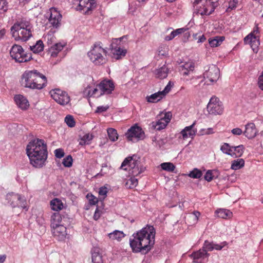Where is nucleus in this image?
Here are the masks:
<instances>
[{
    "label": "nucleus",
    "instance_id": "obj_1",
    "mask_svg": "<svg viewBox=\"0 0 263 263\" xmlns=\"http://www.w3.org/2000/svg\"><path fill=\"white\" fill-rule=\"evenodd\" d=\"M156 231L152 226L147 225L134 233L129 239V245L134 253L145 254L152 249L155 243Z\"/></svg>",
    "mask_w": 263,
    "mask_h": 263
},
{
    "label": "nucleus",
    "instance_id": "obj_2",
    "mask_svg": "<svg viewBox=\"0 0 263 263\" xmlns=\"http://www.w3.org/2000/svg\"><path fill=\"white\" fill-rule=\"evenodd\" d=\"M26 153L30 163L35 167H41L47 158L46 143L43 140L34 139L28 144Z\"/></svg>",
    "mask_w": 263,
    "mask_h": 263
},
{
    "label": "nucleus",
    "instance_id": "obj_3",
    "mask_svg": "<svg viewBox=\"0 0 263 263\" xmlns=\"http://www.w3.org/2000/svg\"><path fill=\"white\" fill-rule=\"evenodd\" d=\"M22 86L32 89H41L46 86L45 76L36 70L25 71L21 77Z\"/></svg>",
    "mask_w": 263,
    "mask_h": 263
},
{
    "label": "nucleus",
    "instance_id": "obj_4",
    "mask_svg": "<svg viewBox=\"0 0 263 263\" xmlns=\"http://www.w3.org/2000/svg\"><path fill=\"white\" fill-rule=\"evenodd\" d=\"M31 26L26 18L17 20L11 28V32L15 40L27 41L31 36Z\"/></svg>",
    "mask_w": 263,
    "mask_h": 263
},
{
    "label": "nucleus",
    "instance_id": "obj_5",
    "mask_svg": "<svg viewBox=\"0 0 263 263\" xmlns=\"http://www.w3.org/2000/svg\"><path fill=\"white\" fill-rule=\"evenodd\" d=\"M87 54L90 60L95 65H103L107 61L106 51L100 44H95Z\"/></svg>",
    "mask_w": 263,
    "mask_h": 263
},
{
    "label": "nucleus",
    "instance_id": "obj_6",
    "mask_svg": "<svg viewBox=\"0 0 263 263\" xmlns=\"http://www.w3.org/2000/svg\"><path fill=\"white\" fill-rule=\"evenodd\" d=\"M218 0H194L193 4L196 6L197 13L201 15H210L218 5Z\"/></svg>",
    "mask_w": 263,
    "mask_h": 263
},
{
    "label": "nucleus",
    "instance_id": "obj_7",
    "mask_svg": "<svg viewBox=\"0 0 263 263\" xmlns=\"http://www.w3.org/2000/svg\"><path fill=\"white\" fill-rule=\"evenodd\" d=\"M121 167L124 170H128L129 174L136 176L144 172L145 168L141 167L140 163L133 159V157H128L124 159L122 163Z\"/></svg>",
    "mask_w": 263,
    "mask_h": 263
},
{
    "label": "nucleus",
    "instance_id": "obj_8",
    "mask_svg": "<svg viewBox=\"0 0 263 263\" xmlns=\"http://www.w3.org/2000/svg\"><path fill=\"white\" fill-rule=\"evenodd\" d=\"M10 54L12 59L17 63L27 62L31 59V55L25 53L22 47L17 44L12 46Z\"/></svg>",
    "mask_w": 263,
    "mask_h": 263
},
{
    "label": "nucleus",
    "instance_id": "obj_9",
    "mask_svg": "<svg viewBox=\"0 0 263 263\" xmlns=\"http://www.w3.org/2000/svg\"><path fill=\"white\" fill-rule=\"evenodd\" d=\"M126 36H123L120 38L113 39L110 45V50L113 58L116 60H119L124 57L127 53L126 49L121 48V42Z\"/></svg>",
    "mask_w": 263,
    "mask_h": 263
},
{
    "label": "nucleus",
    "instance_id": "obj_10",
    "mask_svg": "<svg viewBox=\"0 0 263 263\" xmlns=\"http://www.w3.org/2000/svg\"><path fill=\"white\" fill-rule=\"evenodd\" d=\"M223 109L222 102L215 96H213L210 99L206 107L209 114L211 115H221Z\"/></svg>",
    "mask_w": 263,
    "mask_h": 263
},
{
    "label": "nucleus",
    "instance_id": "obj_11",
    "mask_svg": "<svg viewBox=\"0 0 263 263\" xmlns=\"http://www.w3.org/2000/svg\"><path fill=\"white\" fill-rule=\"evenodd\" d=\"M259 31L258 25H256L253 31L244 38V43L246 44H250L254 51L257 52V48L260 44Z\"/></svg>",
    "mask_w": 263,
    "mask_h": 263
},
{
    "label": "nucleus",
    "instance_id": "obj_12",
    "mask_svg": "<svg viewBox=\"0 0 263 263\" xmlns=\"http://www.w3.org/2000/svg\"><path fill=\"white\" fill-rule=\"evenodd\" d=\"M159 116L160 119H158L156 121L152 122L151 123L152 128L157 130L165 128L172 118V114L170 111L164 114L161 113Z\"/></svg>",
    "mask_w": 263,
    "mask_h": 263
},
{
    "label": "nucleus",
    "instance_id": "obj_13",
    "mask_svg": "<svg viewBox=\"0 0 263 263\" xmlns=\"http://www.w3.org/2000/svg\"><path fill=\"white\" fill-rule=\"evenodd\" d=\"M49 93L51 97L59 104L65 105L70 101V97L67 93L60 89H52Z\"/></svg>",
    "mask_w": 263,
    "mask_h": 263
},
{
    "label": "nucleus",
    "instance_id": "obj_14",
    "mask_svg": "<svg viewBox=\"0 0 263 263\" xmlns=\"http://www.w3.org/2000/svg\"><path fill=\"white\" fill-rule=\"evenodd\" d=\"M219 75L220 71L219 68L215 65L213 64L208 66V69L203 73L204 78L207 79L210 82L209 84L216 82L218 80Z\"/></svg>",
    "mask_w": 263,
    "mask_h": 263
},
{
    "label": "nucleus",
    "instance_id": "obj_15",
    "mask_svg": "<svg viewBox=\"0 0 263 263\" xmlns=\"http://www.w3.org/2000/svg\"><path fill=\"white\" fill-rule=\"evenodd\" d=\"M6 200L8 203L12 208H25L26 201L22 198L21 196L18 194L14 193H8L6 195Z\"/></svg>",
    "mask_w": 263,
    "mask_h": 263
},
{
    "label": "nucleus",
    "instance_id": "obj_16",
    "mask_svg": "<svg viewBox=\"0 0 263 263\" xmlns=\"http://www.w3.org/2000/svg\"><path fill=\"white\" fill-rule=\"evenodd\" d=\"M125 136L128 141H133L134 138L138 140L144 138V133L141 127L134 125L127 130Z\"/></svg>",
    "mask_w": 263,
    "mask_h": 263
},
{
    "label": "nucleus",
    "instance_id": "obj_17",
    "mask_svg": "<svg viewBox=\"0 0 263 263\" xmlns=\"http://www.w3.org/2000/svg\"><path fill=\"white\" fill-rule=\"evenodd\" d=\"M50 16L49 18V24L54 28H58L61 25L62 15L54 8L49 9Z\"/></svg>",
    "mask_w": 263,
    "mask_h": 263
},
{
    "label": "nucleus",
    "instance_id": "obj_18",
    "mask_svg": "<svg viewBox=\"0 0 263 263\" xmlns=\"http://www.w3.org/2000/svg\"><path fill=\"white\" fill-rule=\"evenodd\" d=\"M79 1L77 9L83 11L85 14H89L92 9L96 7V2L94 0H77Z\"/></svg>",
    "mask_w": 263,
    "mask_h": 263
},
{
    "label": "nucleus",
    "instance_id": "obj_19",
    "mask_svg": "<svg viewBox=\"0 0 263 263\" xmlns=\"http://www.w3.org/2000/svg\"><path fill=\"white\" fill-rule=\"evenodd\" d=\"M100 89V94H110L114 89L115 86L113 82L110 80H104L98 85Z\"/></svg>",
    "mask_w": 263,
    "mask_h": 263
},
{
    "label": "nucleus",
    "instance_id": "obj_20",
    "mask_svg": "<svg viewBox=\"0 0 263 263\" xmlns=\"http://www.w3.org/2000/svg\"><path fill=\"white\" fill-rule=\"evenodd\" d=\"M64 225L51 227L53 236L60 241L64 240L67 234L66 228Z\"/></svg>",
    "mask_w": 263,
    "mask_h": 263
},
{
    "label": "nucleus",
    "instance_id": "obj_21",
    "mask_svg": "<svg viewBox=\"0 0 263 263\" xmlns=\"http://www.w3.org/2000/svg\"><path fill=\"white\" fill-rule=\"evenodd\" d=\"M196 124L195 121L192 125L186 126L180 133L182 139L184 140L187 138L193 139L197 133V129L194 128Z\"/></svg>",
    "mask_w": 263,
    "mask_h": 263
},
{
    "label": "nucleus",
    "instance_id": "obj_22",
    "mask_svg": "<svg viewBox=\"0 0 263 263\" xmlns=\"http://www.w3.org/2000/svg\"><path fill=\"white\" fill-rule=\"evenodd\" d=\"M258 130L254 123L250 122L246 125L243 134L248 139H253L256 136Z\"/></svg>",
    "mask_w": 263,
    "mask_h": 263
},
{
    "label": "nucleus",
    "instance_id": "obj_23",
    "mask_svg": "<svg viewBox=\"0 0 263 263\" xmlns=\"http://www.w3.org/2000/svg\"><path fill=\"white\" fill-rule=\"evenodd\" d=\"M14 101L18 107L23 110L27 109L29 106L28 101L23 95H16L14 97Z\"/></svg>",
    "mask_w": 263,
    "mask_h": 263
},
{
    "label": "nucleus",
    "instance_id": "obj_24",
    "mask_svg": "<svg viewBox=\"0 0 263 263\" xmlns=\"http://www.w3.org/2000/svg\"><path fill=\"white\" fill-rule=\"evenodd\" d=\"M66 218L62 217L59 212L54 213L51 217V227L65 224Z\"/></svg>",
    "mask_w": 263,
    "mask_h": 263
},
{
    "label": "nucleus",
    "instance_id": "obj_25",
    "mask_svg": "<svg viewBox=\"0 0 263 263\" xmlns=\"http://www.w3.org/2000/svg\"><path fill=\"white\" fill-rule=\"evenodd\" d=\"M64 46L65 44H62L61 43H55L51 45L49 48V52L51 56L53 57H57L58 53L63 49Z\"/></svg>",
    "mask_w": 263,
    "mask_h": 263
},
{
    "label": "nucleus",
    "instance_id": "obj_26",
    "mask_svg": "<svg viewBox=\"0 0 263 263\" xmlns=\"http://www.w3.org/2000/svg\"><path fill=\"white\" fill-rule=\"evenodd\" d=\"M200 215V212H199L198 211H194L193 213L189 215L185 218L186 222L189 226L195 225V224L197 223L198 220V218Z\"/></svg>",
    "mask_w": 263,
    "mask_h": 263
},
{
    "label": "nucleus",
    "instance_id": "obj_27",
    "mask_svg": "<svg viewBox=\"0 0 263 263\" xmlns=\"http://www.w3.org/2000/svg\"><path fill=\"white\" fill-rule=\"evenodd\" d=\"M168 68L165 65L160 68L156 69L155 72L156 77L161 79L166 78L168 74Z\"/></svg>",
    "mask_w": 263,
    "mask_h": 263
},
{
    "label": "nucleus",
    "instance_id": "obj_28",
    "mask_svg": "<svg viewBox=\"0 0 263 263\" xmlns=\"http://www.w3.org/2000/svg\"><path fill=\"white\" fill-rule=\"evenodd\" d=\"M217 216L223 219H229L232 217V213L229 210L221 209L216 211Z\"/></svg>",
    "mask_w": 263,
    "mask_h": 263
},
{
    "label": "nucleus",
    "instance_id": "obj_29",
    "mask_svg": "<svg viewBox=\"0 0 263 263\" xmlns=\"http://www.w3.org/2000/svg\"><path fill=\"white\" fill-rule=\"evenodd\" d=\"M163 93L158 91L149 96H147L146 100L149 103H156L163 98Z\"/></svg>",
    "mask_w": 263,
    "mask_h": 263
},
{
    "label": "nucleus",
    "instance_id": "obj_30",
    "mask_svg": "<svg viewBox=\"0 0 263 263\" xmlns=\"http://www.w3.org/2000/svg\"><path fill=\"white\" fill-rule=\"evenodd\" d=\"M219 175V173L216 170H208L204 175V178L208 182H210L213 179L218 178Z\"/></svg>",
    "mask_w": 263,
    "mask_h": 263
},
{
    "label": "nucleus",
    "instance_id": "obj_31",
    "mask_svg": "<svg viewBox=\"0 0 263 263\" xmlns=\"http://www.w3.org/2000/svg\"><path fill=\"white\" fill-rule=\"evenodd\" d=\"M209 255L210 254L202 248L197 252L193 253L191 256L193 258L194 260H195L208 257Z\"/></svg>",
    "mask_w": 263,
    "mask_h": 263
},
{
    "label": "nucleus",
    "instance_id": "obj_32",
    "mask_svg": "<svg viewBox=\"0 0 263 263\" xmlns=\"http://www.w3.org/2000/svg\"><path fill=\"white\" fill-rule=\"evenodd\" d=\"M108 236L111 239L120 241L123 237H124L125 234L122 231L115 230L114 232L109 233Z\"/></svg>",
    "mask_w": 263,
    "mask_h": 263
},
{
    "label": "nucleus",
    "instance_id": "obj_33",
    "mask_svg": "<svg viewBox=\"0 0 263 263\" xmlns=\"http://www.w3.org/2000/svg\"><path fill=\"white\" fill-rule=\"evenodd\" d=\"M245 165V160L243 159H237L232 161L231 168L233 170L240 169Z\"/></svg>",
    "mask_w": 263,
    "mask_h": 263
},
{
    "label": "nucleus",
    "instance_id": "obj_34",
    "mask_svg": "<svg viewBox=\"0 0 263 263\" xmlns=\"http://www.w3.org/2000/svg\"><path fill=\"white\" fill-rule=\"evenodd\" d=\"M91 253L93 263H102V256L100 254L98 249L95 248L92 250Z\"/></svg>",
    "mask_w": 263,
    "mask_h": 263
},
{
    "label": "nucleus",
    "instance_id": "obj_35",
    "mask_svg": "<svg viewBox=\"0 0 263 263\" xmlns=\"http://www.w3.org/2000/svg\"><path fill=\"white\" fill-rule=\"evenodd\" d=\"M50 205L51 209L56 211L61 210L63 207L62 201L57 198H55L51 201Z\"/></svg>",
    "mask_w": 263,
    "mask_h": 263
},
{
    "label": "nucleus",
    "instance_id": "obj_36",
    "mask_svg": "<svg viewBox=\"0 0 263 263\" xmlns=\"http://www.w3.org/2000/svg\"><path fill=\"white\" fill-rule=\"evenodd\" d=\"M186 30V29L184 28H179L174 31H173L170 35H166L164 39L165 41H170L174 39L175 36L180 34L182 33H183Z\"/></svg>",
    "mask_w": 263,
    "mask_h": 263
},
{
    "label": "nucleus",
    "instance_id": "obj_37",
    "mask_svg": "<svg viewBox=\"0 0 263 263\" xmlns=\"http://www.w3.org/2000/svg\"><path fill=\"white\" fill-rule=\"evenodd\" d=\"M224 40V36H216L213 39H210L209 43L211 47H215L219 46Z\"/></svg>",
    "mask_w": 263,
    "mask_h": 263
},
{
    "label": "nucleus",
    "instance_id": "obj_38",
    "mask_svg": "<svg viewBox=\"0 0 263 263\" xmlns=\"http://www.w3.org/2000/svg\"><path fill=\"white\" fill-rule=\"evenodd\" d=\"M109 139L112 142L116 141L118 139L117 131L115 128H109L107 130Z\"/></svg>",
    "mask_w": 263,
    "mask_h": 263
},
{
    "label": "nucleus",
    "instance_id": "obj_39",
    "mask_svg": "<svg viewBox=\"0 0 263 263\" xmlns=\"http://www.w3.org/2000/svg\"><path fill=\"white\" fill-rule=\"evenodd\" d=\"M232 148H233L232 154H234V156H233V157H240L243 153L245 147L243 145L232 146Z\"/></svg>",
    "mask_w": 263,
    "mask_h": 263
},
{
    "label": "nucleus",
    "instance_id": "obj_40",
    "mask_svg": "<svg viewBox=\"0 0 263 263\" xmlns=\"http://www.w3.org/2000/svg\"><path fill=\"white\" fill-rule=\"evenodd\" d=\"M30 49L34 53H39L44 49V44L41 40L36 42L35 45L30 46Z\"/></svg>",
    "mask_w": 263,
    "mask_h": 263
},
{
    "label": "nucleus",
    "instance_id": "obj_41",
    "mask_svg": "<svg viewBox=\"0 0 263 263\" xmlns=\"http://www.w3.org/2000/svg\"><path fill=\"white\" fill-rule=\"evenodd\" d=\"M220 150L224 154L231 156H234V154H232L233 148L227 143H224L221 146Z\"/></svg>",
    "mask_w": 263,
    "mask_h": 263
},
{
    "label": "nucleus",
    "instance_id": "obj_42",
    "mask_svg": "<svg viewBox=\"0 0 263 263\" xmlns=\"http://www.w3.org/2000/svg\"><path fill=\"white\" fill-rule=\"evenodd\" d=\"M162 169L168 172H173L175 168V166L171 162H164L161 164Z\"/></svg>",
    "mask_w": 263,
    "mask_h": 263
},
{
    "label": "nucleus",
    "instance_id": "obj_43",
    "mask_svg": "<svg viewBox=\"0 0 263 263\" xmlns=\"http://www.w3.org/2000/svg\"><path fill=\"white\" fill-rule=\"evenodd\" d=\"M202 172L197 169L194 168L192 171L190 172L189 176L194 179H199L202 176Z\"/></svg>",
    "mask_w": 263,
    "mask_h": 263
},
{
    "label": "nucleus",
    "instance_id": "obj_44",
    "mask_svg": "<svg viewBox=\"0 0 263 263\" xmlns=\"http://www.w3.org/2000/svg\"><path fill=\"white\" fill-rule=\"evenodd\" d=\"M65 122L67 124V125L70 127H74L75 125V121L72 116L67 115L65 118Z\"/></svg>",
    "mask_w": 263,
    "mask_h": 263
},
{
    "label": "nucleus",
    "instance_id": "obj_45",
    "mask_svg": "<svg viewBox=\"0 0 263 263\" xmlns=\"http://www.w3.org/2000/svg\"><path fill=\"white\" fill-rule=\"evenodd\" d=\"M214 243L210 242L208 240H205L203 244L202 248L206 252L212 251L214 250Z\"/></svg>",
    "mask_w": 263,
    "mask_h": 263
},
{
    "label": "nucleus",
    "instance_id": "obj_46",
    "mask_svg": "<svg viewBox=\"0 0 263 263\" xmlns=\"http://www.w3.org/2000/svg\"><path fill=\"white\" fill-rule=\"evenodd\" d=\"M72 157L70 155H68L63 159L62 163L65 167H69L72 165Z\"/></svg>",
    "mask_w": 263,
    "mask_h": 263
},
{
    "label": "nucleus",
    "instance_id": "obj_47",
    "mask_svg": "<svg viewBox=\"0 0 263 263\" xmlns=\"http://www.w3.org/2000/svg\"><path fill=\"white\" fill-rule=\"evenodd\" d=\"M45 39L47 40V43L49 45H51L55 41V37L52 33L50 32H49L45 36Z\"/></svg>",
    "mask_w": 263,
    "mask_h": 263
},
{
    "label": "nucleus",
    "instance_id": "obj_48",
    "mask_svg": "<svg viewBox=\"0 0 263 263\" xmlns=\"http://www.w3.org/2000/svg\"><path fill=\"white\" fill-rule=\"evenodd\" d=\"M92 91V86L88 85L83 90V95L85 97H91Z\"/></svg>",
    "mask_w": 263,
    "mask_h": 263
},
{
    "label": "nucleus",
    "instance_id": "obj_49",
    "mask_svg": "<svg viewBox=\"0 0 263 263\" xmlns=\"http://www.w3.org/2000/svg\"><path fill=\"white\" fill-rule=\"evenodd\" d=\"M127 185H129V188L136 187L138 184V180L135 176L131 177L126 182Z\"/></svg>",
    "mask_w": 263,
    "mask_h": 263
},
{
    "label": "nucleus",
    "instance_id": "obj_50",
    "mask_svg": "<svg viewBox=\"0 0 263 263\" xmlns=\"http://www.w3.org/2000/svg\"><path fill=\"white\" fill-rule=\"evenodd\" d=\"M7 0H0V13H3L8 10Z\"/></svg>",
    "mask_w": 263,
    "mask_h": 263
},
{
    "label": "nucleus",
    "instance_id": "obj_51",
    "mask_svg": "<svg viewBox=\"0 0 263 263\" xmlns=\"http://www.w3.org/2000/svg\"><path fill=\"white\" fill-rule=\"evenodd\" d=\"M86 197L88 200L90 204L95 205L96 203H98V199L92 194H88L86 196Z\"/></svg>",
    "mask_w": 263,
    "mask_h": 263
},
{
    "label": "nucleus",
    "instance_id": "obj_52",
    "mask_svg": "<svg viewBox=\"0 0 263 263\" xmlns=\"http://www.w3.org/2000/svg\"><path fill=\"white\" fill-rule=\"evenodd\" d=\"M108 193L107 188L105 186H102L99 189V194L103 196V199L106 197Z\"/></svg>",
    "mask_w": 263,
    "mask_h": 263
},
{
    "label": "nucleus",
    "instance_id": "obj_53",
    "mask_svg": "<svg viewBox=\"0 0 263 263\" xmlns=\"http://www.w3.org/2000/svg\"><path fill=\"white\" fill-rule=\"evenodd\" d=\"M238 3V0H230L229 3V6L227 9V11H229L230 10H233L236 7V5Z\"/></svg>",
    "mask_w": 263,
    "mask_h": 263
},
{
    "label": "nucleus",
    "instance_id": "obj_54",
    "mask_svg": "<svg viewBox=\"0 0 263 263\" xmlns=\"http://www.w3.org/2000/svg\"><path fill=\"white\" fill-rule=\"evenodd\" d=\"M183 67V69H186L189 70V71H193L194 68V64L193 63H186L183 65L181 66Z\"/></svg>",
    "mask_w": 263,
    "mask_h": 263
},
{
    "label": "nucleus",
    "instance_id": "obj_55",
    "mask_svg": "<svg viewBox=\"0 0 263 263\" xmlns=\"http://www.w3.org/2000/svg\"><path fill=\"white\" fill-rule=\"evenodd\" d=\"M55 156L58 158H61L64 156V152L62 149L58 148L54 151Z\"/></svg>",
    "mask_w": 263,
    "mask_h": 263
},
{
    "label": "nucleus",
    "instance_id": "obj_56",
    "mask_svg": "<svg viewBox=\"0 0 263 263\" xmlns=\"http://www.w3.org/2000/svg\"><path fill=\"white\" fill-rule=\"evenodd\" d=\"M92 97H99L100 96L103 95L102 94H100V89L98 88V85H97L96 87H92Z\"/></svg>",
    "mask_w": 263,
    "mask_h": 263
},
{
    "label": "nucleus",
    "instance_id": "obj_57",
    "mask_svg": "<svg viewBox=\"0 0 263 263\" xmlns=\"http://www.w3.org/2000/svg\"><path fill=\"white\" fill-rule=\"evenodd\" d=\"M227 245V242L224 241L220 244H216L214 243V249L216 250H221L225 246Z\"/></svg>",
    "mask_w": 263,
    "mask_h": 263
},
{
    "label": "nucleus",
    "instance_id": "obj_58",
    "mask_svg": "<svg viewBox=\"0 0 263 263\" xmlns=\"http://www.w3.org/2000/svg\"><path fill=\"white\" fill-rule=\"evenodd\" d=\"M258 85L259 88L263 90V71L261 72V74L258 79Z\"/></svg>",
    "mask_w": 263,
    "mask_h": 263
},
{
    "label": "nucleus",
    "instance_id": "obj_59",
    "mask_svg": "<svg viewBox=\"0 0 263 263\" xmlns=\"http://www.w3.org/2000/svg\"><path fill=\"white\" fill-rule=\"evenodd\" d=\"M109 108L108 105L107 106H98L96 111V112L101 113L104 111H106Z\"/></svg>",
    "mask_w": 263,
    "mask_h": 263
},
{
    "label": "nucleus",
    "instance_id": "obj_60",
    "mask_svg": "<svg viewBox=\"0 0 263 263\" xmlns=\"http://www.w3.org/2000/svg\"><path fill=\"white\" fill-rule=\"evenodd\" d=\"M232 133L234 135H240L242 134V130L239 128H235L231 130Z\"/></svg>",
    "mask_w": 263,
    "mask_h": 263
},
{
    "label": "nucleus",
    "instance_id": "obj_61",
    "mask_svg": "<svg viewBox=\"0 0 263 263\" xmlns=\"http://www.w3.org/2000/svg\"><path fill=\"white\" fill-rule=\"evenodd\" d=\"M83 139L86 141L87 142H89L92 139V136L89 134H85L83 136Z\"/></svg>",
    "mask_w": 263,
    "mask_h": 263
},
{
    "label": "nucleus",
    "instance_id": "obj_62",
    "mask_svg": "<svg viewBox=\"0 0 263 263\" xmlns=\"http://www.w3.org/2000/svg\"><path fill=\"white\" fill-rule=\"evenodd\" d=\"M171 90V87L168 84H167L165 87L164 88L163 91H161L160 92L163 93V97H164L166 93H167Z\"/></svg>",
    "mask_w": 263,
    "mask_h": 263
},
{
    "label": "nucleus",
    "instance_id": "obj_63",
    "mask_svg": "<svg viewBox=\"0 0 263 263\" xmlns=\"http://www.w3.org/2000/svg\"><path fill=\"white\" fill-rule=\"evenodd\" d=\"M180 71H181V72H182V74L183 76L188 75L190 73V72H192L193 71H189V70H187V69H183V67H181V66Z\"/></svg>",
    "mask_w": 263,
    "mask_h": 263
},
{
    "label": "nucleus",
    "instance_id": "obj_64",
    "mask_svg": "<svg viewBox=\"0 0 263 263\" xmlns=\"http://www.w3.org/2000/svg\"><path fill=\"white\" fill-rule=\"evenodd\" d=\"M205 40H206L205 37L204 36V35L202 34L201 35L199 36L197 42L198 43H203L205 41Z\"/></svg>",
    "mask_w": 263,
    "mask_h": 263
}]
</instances>
